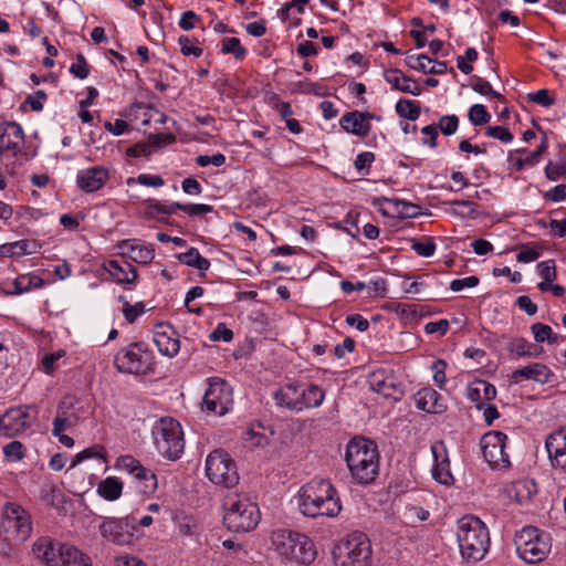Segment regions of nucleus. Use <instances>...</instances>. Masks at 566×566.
<instances>
[{"label": "nucleus", "mask_w": 566, "mask_h": 566, "mask_svg": "<svg viewBox=\"0 0 566 566\" xmlns=\"http://www.w3.org/2000/svg\"><path fill=\"white\" fill-rule=\"evenodd\" d=\"M3 453L8 461L18 462L23 459V444L20 441H11L3 447Z\"/></svg>", "instance_id": "nucleus-50"}, {"label": "nucleus", "mask_w": 566, "mask_h": 566, "mask_svg": "<svg viewBox=\"0 0 566 566\" xmlns=\"http://www.w3.org/2000/svg\"><path fill=\"white\" fill-rule=\"evenodd\" d=\"M485 135L499 139L502 143H511L514 138L513 134L504 126H489L485 130Z\"/></svg>", "instance_id": "nucleus-57"}, {"label": "nucleus", "mask_w": 566, "mask_h": 566, "mask_svg": "<svg viewBox=\"0 0 566 566\" xmlns=\"http://www.w3.org/2000/svg\"><path fill=\"white\" fill-rule=\"evenodd\" d=\"M537 271L542 277L541 282L553 283L557 277L556 264L554 260H546L537 264Z\"/></svg>", "instance_id": "nucleus-48"}, {"label": "nucleus", "mask_w": 566, "mask_h": 566, "mask_svg": "<svg viewBox=\"0 0 566 566\" xmlns=\"http://www.w3.org/2000/svg\"><path fill=\"white\" fill-rule=\"evenodd\" d=\"M469 120L475 126H482L490 122L491 115L482 104H474L468 113Z\"/></svg>", "instance_id": "nucleus-43"}, {"label": "nucleus", "mask_w": 566, "mask_h": 566, "mask_svg": "<svg viewBox=\"0 0 566 566\" xmlns=\"http://www.w3.org/2000/svg\"><path fill=\"white\" fill-rule=\"evenodd\" d=\"M138 481V490L143 494H153L157 490V478L154 472L145 469V476L136 479Z\"/></svg>", "instance_id": "nucleus-45"}, {"label": "nucleus", "mask_w": 566, "mask_h": 566, "mask_svg": "<svg viewBox=\"0 0 566 566\" xmlns=\"http://www.w3.org/2000/svg\"><path fill=\"white\" fill-rule=\"evenodd\" d=\"M243 441L248 448H264L269 443V437L261 430L250 428L244 432Z\"/></svg>", "instance_id": "nucleus-41"}, {"label": "nucleus", "mask_w": 566, "mask_h": 566, "mask_svg": "<svg viewBox=\"0 0 566 566\" xmlns=\"http://www.w3.org/2000/svg\"><path fill=\"white\" fill-rule=\"evenodd\" d=\"M514 543L518 556L528 564L544 560L552 547L549 535L535 526L523 527Z\"/></svg>", "instance_id": "nucleus-7"}, {"label": "nucleus", "mask_w": 566, "mask_h": 566, "mask_svg": "<svg viewBox=\"0 0 566 566\" xmlns=\"http://www.w3.org/2000/svg\"><path fill=\"white\" fill-rule=\"evenodd\" d=\"M223 523L229 531L250 532L261 520L259 506L248 495L232 493L223 500Z\"/></svg>", "instance_id": "nucleus-4"}, {"label": "nucleus", "mask_w": 566, "mask_h": 566, "mask_svg": "<svg viewBox=\"0 0 566 566\" xmlns=\"http://www.w3.org/2000/svg\"><path fill=\"white\" fill-rule=\"evenodd\" d=\"M232 387L223 379H211L203 396L202 409L216 416H223L232 408Z\"/></svg>", "instance_id": "nucleus-12"}, {"label": "nucleus", "mask_w": 566, "mask_h": 566, "mask_svg": "<svg viewBox=\"0 0 566 566\" xmlns=\"http://www.w3.org/2000/svg\"><path fill=\"white\" fill-rule=\"evenodd\" d=\"M135 531L136 525L132 516L106 517L99 525L102 537L119 546L132 545Z\"/></svg>", "instance_id": "nucleus-14"}, {"label": "nucleus", "mask_w": 566, "mask_h": 566, "mask_svg": "<svg viewBox=\"0 0 566 566\" xmlns=\"http://www.w3.org/2000/svg\"><path fill=\"white\" fill-rule=\"evenodd\" d=\"M532 333L534 335V338L537 343H544L547 342L552 334V327L543 324V323H535L531 326Z\"/></svg>", "instance_id": "nucleus-63"}, {"label": "nucleus", "mask_w": 566, "mask_h": 566, "mask_svg": "<svg viewBox=\"0 0 566 566\" xmlns=\"http://www.w3.org/2000/svg\"><path fill=\"white\" fill-rule=\"evenodd\" d=\"M544 199L559 202L566 199V185L559 184L544 193Z\"/></svg>", "instance_id": "nucleus-64"}, {"label": "nucleus", "mask_w": 566, "mask_h": 566, "mask_svg": "<svg viewBox=\"0 0 566 566\" xmlns=\"http://www.w3.org/2000/svg\"><path fill=\"white\" fill-rule=\"evenodd\" d=\"M46 99L44 91L39 90L32 95H28L20 108L24 111L25 105H29L33 112H40L43 109V101Z\"/></svg>", "instance_id": "nucleus-54"}, {"label": "nucleus", "mask_w": 566, "mask_h": 566, "mask_svg": "<svg viewBox=\"0 0 566 566\" xmlns=\"http://www.w3.org/2000/svg\"><path fill=\"white\" fill-rule=\"evenodd\" d=\"M384 77L388 84L392 86L394 90L409 93L413 96H418L421 94V88L419 84L406 76L402 72L397 69H390L384 72Z\"/></svg>", "instance_id": "nucleus-27"}, {"label": "nucleus", "mask_w": 566, "mask_h": 566, "mask_svg": "<svg viewBox=\"0 0 566 566\" xmlns=\"http://www.w3.org/2000/svg\"><path fill=\"white\" fill-rule=\"evenodd\" d=\"M455 535L461 556L467 560H481L489 551V528L474 515H465L458 520Z\"/></svg>", "instance_id": "nucleus-3"}, {"label": "nucleus", "mask_w": 566, "mask_h": 566, "mask_svg": "<svg viewBox=\"0 0 566 566\" xmlns=\"http://www.w3.org/2000/svg\"><path fill=\"white\" fill-rule=\"evenodd\" d=\"M472 88L481 95L491 96L496 99H503V96L500 93L495 92L492 88L491 84L482 77L474 78Z\"/></svg>", "instance_id": "nucleus-49"}, {"label": "nucleus", "mask_w": 566, "mask_h": 566, "mask_svg": "<svg viewBox=\"0 0 566 566\" xmlns=\"http://www.w3.org/2000/svg\"><path fill=\"white\" fill-rule=\"evenodd\" d=\"M36 241L19 240L0 247V252L4 256H21L35 253L39 249Z\"/></svg>", "instance_id": "nucleus-32"}, {"label": "nucleus", "mask_w": 566, "mask_h": 566, "mask_svg": "<svg viewBox=\"0 0 566 566\" xmlns=\"http://www.w3.org/2000/svg\"><path fill=\"white\" fill-rule=\"evenodd\" d=\"M178 43L180 45L181 53L186 56L193 55L199 57L202 54V49L196 45L188 36H180Z\"/></svg>", "instance_id": "nucleus-62"}, {"label": "nucleus", "mask_w": 566, "mask_h": 566, "mask_svg": "<svg viewBox=\"0 0 566 566\" xmlns=\"http://www.w3.org/2000/svg\"><path fill=\"white\" fill-rule=\"evenodd\" d=\"M169 329L170 332H156L154 334V343L163 355L175 357L180 349V342L178 337H176V332L171 328Z\"/></svg>", "instance_id": "nucleus-30"}, {"label": "nucleus", "mask_w": 566, "mask_h": 566, "mask_svg": "<svg viewBox=\"0 0 566 566\" xmlns=\"http://www.w3.org/2000/svg\"><path fill=\"white\" fill-rule=\"evenodd\" d=\"M205 471L208 480L218 486L230 489L240 480L235 461L222 449L213 450L207 455Z\"/></svg>", "instance_id": "nucleus-10"}, {"label": "nucleus", "mask_w": 566, "mask_h": 566, "mask_svg": "<svg viewBox=\"0 0 566 566\" xmlns=\"http://www.w3.org/2000/svg\"><path fill=\"white\" fill-rule=\"evenodd\" d=\"M298 398L297 382L287 384L274 394L276 405L293 412L302 411V405H300Z\"/></svg>", "instance_id": "nucleus-28"}, {"label": "nucleus", "mask_w": 566, "mask_h": 566, "mask_svg": "<svg viewBox=\"0 0 566 566\" xmlns=\"http://www.w3.org/2000/svg\"><path fill=\"white\" fill-rule=\"evenodd\" d=\"M97 494L106 501H116L123 492V483L116 476H107L97 485Z\"/></svg>", "instance_id": "nucleus-33"}, {"label": "nucleus", "mask_w": 566, "mask_h": 566, "mask_svg": "<svg viewBox=\"0 0 566 566\" xmlns=\"http://www.w3.org/2000/svg\"><path fill=\"white\" fill-rule=\"evenodd\" d=\"M337 566H371V546L363 533H353L335 548Z\"/></svg>", "instance_id": "nucleus-8"}, {"label": "nucleus", "mask_w": 566, "mask_h": 566, "mask_svg": "<svg viewBox=\"0 0 566 566\" xmlns=\"http://www.w3.org/2000/svg\"><path fill=\"white\" fill-rule=\"evenodd\" d=\"M432 63V60L424 55V54H418V55H408L406 59V64L416 71H420L423 73H427L428 65Z\"/></svg>", "instance_id": "nucleus-53"}, {"label": "nucleus", "mask_w": 566, "mask_h": 566, "mask_svg": "<svg viewBox=\"0 0 566 566\" xmlns=\"http://www.w3.org/2000/svg\"><path fill=\"white\" fill-rule=\"evenodd\" d=\"M542 254V251L538 247H526L523 245L518 254L516 255L517 262L521 263H530L536 261Z\"/></svg>", "instance_id": "nucleus-59"}, {"label": "nucleus", "mask_w": 566, "mask_h": 566, "mask_svg": "<svg viewBox=\"0 0 566 566\" xmlns=\"http://www.w3.org/2000/svg\"><path fill=\"white\" fill-rule=\"evenodd\" d=\"M154 444L164 458L176 461L185 450L181 424L170 417H163L151 428Z\"/></svg>", "instance_id": "nucleus-6"}, {"label": "nucleus", "mask_w": 566, "mask_h": 566, "mask_svg": "<svg viewBox=\"0 0 566 566\" xmlns=\"http://www.w3.org/2000/svg\"><path fill=\"white\" fill-rule=\"evenodd\" d=\"M510 353L515 354L518 357H538L543 348L534 344L528 343L524 338H515L507 345Z\"/></svg>", "instance_id": "nucleus-37"}, {"label": "nucleus", "mask_w": 566, "mask_h": 566, "mask_svg": "<svg viewBox=\"0 0 566 566\" xmlns=\"http://www.w3.org/2000/svg\"><path fill=\"white\" fill-rule=\"evenodd\" d=\"M451 213L461 218H474V205L465 200H453L449 202Z\"/></svg>", "instance_id": "nucleus-44"}, {"label": "nucleus", "mask_w": 566, "mask_h": 566, "mask_svg": "<svg viewBox=\"0 0 566 566\" xmlns=\"http://www.w3.org/2000/svg\"><path fill=\"white\" fill-rule=\"evenodd\" d=\"M297 392H300V405L302 411L310 408H318L325 398V391L315 384L304 385L297 382Z\"/></svg>", "instance_id": "nucleus-29"}, {"label": "nucleus", "mask_w": 566, "mask_h": 566, "mask_svg": "<svg viewBox=\"0 0 566 566\" xmlns=\"http://www.w3.org/2000/svg\"><path fill=\"white\" fill-rule=\"evenodd\" d=\"M535 493L536 484L531 480H520L515 482L510 491L511 497L520 504L531 501Z\"/></svg>", "instance_id": "nucleus-34"}, {"label": "nucleus", "mask_w": 566, "mask_h": 566, "mask_svg": "<svg viewBox=\"0 0 566 566\" xmlns=\"http://www.w3.org/2000/svg\"><path fill=\"white\" fill-rule=\"evenodd\" d=\"M551 467L566 475V426L551 432L545 440Z\"/></svg>", "instance_id": "nucleus-16"}, {"label": "nucleus", "mask_w": 566, "mask_h": 566, "mask_svg": "<svg viewBox=\"0 0 566 566\" xmlns=\"http://www.w3.org/2000/svg\"><path fill=\"white\" fill-rule=\"evenodd\" d=\"M395 205L397 208V212L402 218H415L420 214L421 208L418 205L405 200H396Z\"/></svg>", "instance_id": "nucleus-55"}, {"label": "nucleus", "mask_w": 566, "mask_h": 566, "mask_svg": "<svg viewBox=\"0 0 566 566\" xmlns=\"http://www.w3.org/2000/svg\"><path fill=\"white\" fill-rule=\"evenodd\" d=\"M120 301L124 302L123 314L128 323H134L139 315L145 312V305L142 302L136 303L135 305L129 304L124 301V297H120Z\"/></svg>", "instance_id": "nucleus-51"}, {"label": "nucleus", "mask_w": 566, "mask_h": 566, "mask_svg": "<svg viewBox=\"0 0 566 566\" xmlns=\"http://www.w3.org/2000/svg\"><path fill=\"white\" fill-rule=\"evenodd\" d=\"M61 566H92L87 555L70 544H59Z\"/></svg>", "instance_id": "nucleus-31"}, {"label": "nucleus", "mask_w": 566, "mask_h": 566, "mask_svg": "<svg viewBox=\"0 0 566 566\" xmlns=\"http://www.w3.org/2000/svg\"><path fill=\"white\" fill-rule=\"evenodd\" d=\"M430 512L413 502H405L401 517L407 525L415 526L419 522L427 521Z\"/></svg>", "instance_id": "nucleus-35"}, {"label": "nucleus", "mask_w": 566, "mask_h": 566, "mask_svg": "<svg viewBox=\"0 0 566 566\" xmlns=\"http://www.w3.org/2000/svg\"><path fill=\"white\" fill-rule=\"evenodd\" d=\"M105 270L117 284L134 285L137 280L136 269L126 261L111 260L105 264Z\"/></svg>", "instance_id": "nucleus-25"}, {"label": "nucleus", "mask_w": 566, "mask_h": 566, "mask_svg": "<svg viewBox=\"0 0 566 566\" xmlns=\"http://www.w3.org/2000/svg\"><path fill=\"white\" fill-rule=\"evenodd\" d=\"M221 51L224 54H233V56L241 61L247 55V50L241 45L238 38H224L221 42Z\"/></svg>", "instance_id": "nucleus-42"}, {"label": "nucleus", "mask_w": 566, "mask_h": 566, "mask_svg": "<svg viewBox=\"0 0 566 566\" xmlns=\"http://www.w3.org/2000/svg\"><path fill=\"white\" fill-rule=\"evenodd\" d=\"M496 396L495 387L482 379H476L471 382L467 390V397L472 402L476 403L479 409H482L486 401H491Z\"/></svg>", "instance_id": "nucleus-26"}, {"label": "nucleus", "mask_w": 566, "mask_h": 566, "mask_svg": "<svg viewBox=\"0 0 566 566\" xmlns=\"http://www.w3.org/2000/svg\"><path fill=\"white\" fill-rule=\"evenodd\" d=\"M368 384L373 391L391 397L397 390L396 377L385 369H377L369 374Z\"/></svg>", "instance_id": "nucleus-21"}, {"label": "nucleus", "mask_w": 566, "mask_h": 566, "mask_svg": "<svg viewBox=\"0 0 566 566\" xmlns=\"http://www.w3.org/2000/svg\"><path fill=\"white\" fill-rule=\"evenodd\" d=\"M396 112L400 117L416 120L420 115V107L415 101L399 99L396 104Z\"/></svg>", "instance_id": "nucleus-40"}, {"label": "nucleus", "mask_w": 566, "mask_h": 566, "mask_svg": "<svg viewBox=\"0 0 566 566\" xmlns=\"http://www.w3.org/2000/svg\"><path fill=\"white\" fill-rule=\"evenodd\" d=\"M179 202L163 203L157 200L148 201V213L149 214H174L178 211Z\"/></svg>", "instance_id": "nucleus-46"}, {"label": "nucleus", "mask_w": 566, "mask_h": 566, "mask_svg": "<svg viewBox=\"0 0 566 566\" xmlns=\"http://www.w3.org/2000/svg\"><path fill=\"white\" fill-rule=\"evenodd\" d=\"M431 452L433 457L432 476L433 479L444 485L453 483L454 479L450 471V460L447 451L446 443L438 440L431 444Z\"/></svg>", "instance_id": "nucleus-18"}, {"label": "nucleus", "mask_w": 566, "mask_h": 566, "mask_svg": "<svg viewBox=\"0 0 566 566\" xmlns=\"http://www.w3.org/2000/svg\"><path fill=\"white\" fill-rule=\"evenodd\" d=\"M415 400L417 408L428 413H442L447 409L441 395L432 388H423L419 390Z\"/></svg>", "instance_id": "nucleus-22"}, {"label": "nucleus", "mask_w": 566, "mask_h": 566, "mask_svg": "<svg viewBox=\"0 0 566 566\" xmlns=\"http://www.w3.org/2000/svg\"><path fill=\"white\" fill-rule=\"evenodd\" d=\"M177 259L182 264L195 268L201 273L208 271L210 268V261L203 258L196 248H190L187 252L179 253Z\"/></svg>", "instance_id": "nucleus-36"}, {"label": "nucleus", "mask_w": 566, "mask_h": 566, "mask_svg": "<svg viewBox=\"0 0 566 566\" xmlns=\"http://www.w3.org/2000/svg\"><path fill=\"white\" fill-rule=\"evenodd\" d=\"M274 549L283 557L300 564H311L316 557L312 539L291 530H276L271 535Z\"/></svg>", "instance_id": "nucleus-5"}, {"label": "nucleus", "mask_w": 566, "mask_h": 566, "mask_svg": "<svg viewBox=\"0 0 566 566\" xmlns=\"http://www.w3.org/2000/svg\"><path fill=\"white\" fill-rule=\"evenodd\" d=\"M300 512L307 517H335L342 511L336 489L327 479H313L297 494Z\"/></svg>", "instance_id": "nucleus-1"}, {"label": "nucleus", "mask_w": 566, "mask_h": 566, "mask_svg": "<svg viewBox=\"0 0 566 566\" xmlns=\"http://www.w3.org/2000/svg\"><path fill=\"white\" fill-rule=\"evenodd\" d=\"M547 150V138L544 136L541 144L534 151L527 153L525 149H518L517 153L521 155L515 165L517 169H522L525 166H534L536 165L542 155Z\"/></svg>", "instance_id": "nucleus-38"}, {"label": "nucleus", "mask_w": 566, "mask_h": 566, "mask_svg": "<svg viewBox=\"0 0 566 566\" xmlns=\"http://www.w3.org/2000/svg\"><path fill=\"white\" fill-rule=\"evenodd\" d=\"M345 461L353 479L359 484H369L378 475L379 453L369 439L353 438L346 447Z\"/></svg>", "instance_id": "nucleus-2"}, {"label": "nucleus", "mask_w": 566, "mask_h": 566, "mask_svg": "<svg viewBox=\"0 0 566 566\" xmlns=\"http://www.w3.org/2000/svg\"><path fill=\"white\" fill-rule=\"evenodd\" d=\"M155 254L151 245L145 244L139 241L138 245L135 248V251L130 258L134 262L147 264L153 261Z\"/></svg>", "instance_id": "nucleus-47"}, {"label": "nucleus", "mask_w": 566, "mask_h": 566, "mask_svg": "<svg viewBox=\"0 0 566 566\" xmlns=\"http://www.w3.org/2000/svg\"><path fill=\"white\" fill-rule=\"evenodd\" d=\"M507 436L501 431H490L480 440L484 460L493 469L510 467V457L505 452Z\"/></svg>", "instance_id": "nucleus-13"}, {"label": "nucleus", "mask_w": 566, "mask_h": 566, "mask_svg": "<svg viewBox=\"0 0 566 566\" xmlns=\"http://www.w3.org/2000/svg\"><path fill=\"white\" fill-rule=\"evenodd\" d=\"M0 528L9 539L24 542L33 530L30 513L15 502H6L1 506Z\"/></svg>", "instance_id": "nucleus-9"}, {"label": "nucleus", "mask_w": 566, "mask_h": 566, "mask_svg": "<svg viewBox=\"0 0 566 566\" xmlns=\"http://www.w3.org/2000/svg\"><path fill=\"white\" fill-rule=\"evenodd\" d=\"M116 467L120 470L126 471L132 474L135 479L144 475L145 476V467L142 463L133 458L132 455H122L117 459Z\"/></svg>", "instance_id": "nucleus-39"}, {"label": "nucleus", "mask_w": 566, "mask_h": 566, "mask_svg": "<svg viewBox=\"0 0 566 566\" xmlns=\"http://www.w3.org/2000/svg\"><path fill=\"white\" fill-rule=\"evenodd\" d=\"M553 376V371L546 365L541 363H532L512 373V379L515 381L526 379L534 380L542 385L547 384Z\"/></svg>", "instance_id": "nucleus-24"}, {"label": "nucleus", "mask_w": 566, "mask_h": 566, "mask_svg": "<svg viewBox=\"0 0 566 566\" xmlns=\"http://www.w3.org/2000/svg\"><path fill=\"white\" fill-rule=\"evenodd\" d=\"M411 249L420 256L429 258L433 255L436 251V243L432 239H426L424 241H413Z\"/></svg>", "instance_id": "nucleus-56"}, {"label": "nucleus", "mask_w": 566, "mask_h": 566, "mask_svg": "<svg viewBox=\"0 0 566 566\" xmlns=\"http://www.w3.org/2000/svg\"><path fill=\"white\" fill-rule=\"evenodd\" d=\"M34 556L48 566H61V554L50 537L38 538L32 546Z\"/></svg>", "instance_id": "nucleus-23"}, {"label": "nucleus", "mask_w": 566, "mask_h": 566, "mask_svg": "<svg viewBox=\"0 0 566 566\" xmlns=\"http://www.w3.org/2000/svg\"><path fill=\"white\" fill-rule=\"evenodd\" d=\"M114 365L123 374L146 375L154 368L153 354L142 343H133L117 352Z\"/></svg>", "instance_id": "nucleus-11"}, {"label": "nucleus", "mask_w": 566, "mask_h": 566, "mask_svg": "<svg viewBox=\"0 0 566 566\" xmlns=\"http://www.w3.org/2000/svg\"><path fill=\"white\" fill-rule=\"evenodd\" d=\"M24 140L22 127L14 122L0 124V156L15 157L20 151V144Z\"/></svg>", "instance_id": "nucleus-17"}, {"label": "nucleus", "mask_w": 566, "mask_h": 566, "mask_svg": "<svg viewBox=\"0 0 566 566\" xmlns=\"http://www.w3.org/2000/svg\"><path fill=\"white\" fill-rule=\"evenodd\" d=\"M531 102L536 103L543 107H549L554 104V98L551 97L548 90H538L527 94Z\"/></svg>", "instance_id": "nucleus-60"}, {"label": "nucleus", "mask_w": 566, "mask_h": 566, "mask_svg": "<svg viewBox=\"0 0 566 566\" xmlns=\"http://www.w3.org/2000/svg\"><path fill=\"white\" fill-rule=\"evenodd\" d=\"M108 170L102 166L91 167L77 174V186L85 192L99 190L108 180Z\"/></svg>", "instance_id": "nucleus-20"}, {"label": "nucleus", "mask_w": 566, "mask_h": 566, "mask_svg": "<svg viewBox=\"0 0 566 566\" xmlns=\"http://www.w3.org/2000/svg\"><path fill=\"white\" fill-rule=\"evenodd\" d=\"M438 127L446 136L453 135L459 127V118L457 115H444L440 118Z\"/></svg>", "instance_id": "nucleus-52"}, {"label": "nucleus", "mask_w": 566, "mask_h": 566, "mask_svg": "<svg viewBox=\"0 0 566 566\" xmlns=\"http://www.w3.org/2000/svg\"><path fill=\"white\" fill-rule=\"evenodd\" d=\"M70 72L77 78L84 80L88 76V64L84 57L83 54L78 53L76 55V62H74L71 67Z\"/></svg>", "instance_id": "nucleus-58"}, {"label": "nucleus", "mask_w": 566, "mask_h": 566, "mask_svg": "<svg viewBox=\"0 0 566 566\" xmlns=\"http://www.w3.org/2000/svg\"><path fill=\"white\" fill-rule=\"evenodd\" d=\"M376 116L368 112L353 111L342 116L340 127L353 135L365 137L370 132L369 120Z\"/></svg>", "instance_id": "nucleus-19"}, {"label": "nucleus", "mask_w": 566, "mask_h": 566, "mask_svg": "<svg viewBox=\"0 0 566 566\" xmlns=\"http://www.w3.org/2000/svg\"><path fill=\"white\" fill-rule=\"evenodd\" d=\"M178 210H182L189 216H203L206 213H209L213 210V208L209 205L205 203H188V205H181L179 203Z\"/></svg>", "instance_id": "nucleus-61"}, {"label": "nucleus", "mask_w": 566, "mask_h": 566, "mask_svg": "<svg viewBox=\"0 0 566 566\" xmlns=\"http://www.w3.org/2000/svg\"><path fill=\"white\" fill-rule=\"evenodd\" d=\"M30 407L20 406L8 409L0 417V433L11 438L23 433L31 427L32 417L29 412Z\"/></svg>", "instance_id": "nucleus-15"}]
</instances>
